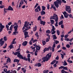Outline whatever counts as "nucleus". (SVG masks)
Here are the masks:
<instances>
[{
  "mask_svg": "<svg viewBox=\"0 0 73 73\" xmlns=\"http://www.w3.org/2000/svg\"><path fill=\"white\" fill-rule=\"evenodd\" d=\"M67 65V63L66 62V60H64V66H66Z\"/></svg>",
  "mask_w": 73,
  "mask_h": 73,
  "instance_id": "nucleus-38",
  "label": "nucleus"
},
{
  "mask_svg": "<svg viewBox=\"0 0 73 73\" xmlns=\"http://www.w3.org/2000/svg\"><path fill=\"white\" fill-rule=\"evenodd\" d=\"M46 33H48L50 34L51 33L50 31L49 30H47L46 31Z\"/></svg>",
  "mask_w": 73,
  "mask_h": 73,
  "instance_id": "nucleus-43",
  "label": "nucleus"
},
{
  "mask_svg": "<svg viewBox=\"0 0 73 73\" xmlns=\"http://www.w3.org/2000/svg\"><path fill=\"white\" fill-rule=\"evenodd\" d=\"M39 9V11H40L41 8H40V5H38L37 6V8L35 9V11L36 12H39V11L38 10Z\"/></svg>",
  "mask_w": 73,
  "mask_h": 73,
  "instance_id": "nucleus-7",
  "label": "nucleus"
},
{
  "mask_svg": "<svg viewBox=\"0 0 73 73\" xmlns=\"http://www.w3.org/2000/svg\"><path fill=\"white\" fill-rule=\"evenodd\" d=\"M73 31V28L72 29V30H71L68 32V34H70L71 33V32H72V31Z\"/></svg>",
  "mask_w": 73,
  "mask_h": 73,
  "instance_id": "nucleus-51",
  "label": "nucleus"
},
{
  "mask_svg": "<svg viewBox=\"0 0 73 73\" xmlns=\"http://www.w3.org/2000/svg\"><path fill=\"white\" fill-rule=\"evenodd\" d=\"M47 9L48 10H49V9L50 5L49 4H47Z\"/></svg>",
  "mask_w": 73,
  "mask_h": 73,
  "instance_id": "nucleus-46",
  "label": "nucleus"
},
{
  "mask_svg": "<svg viewBox=\"0 0 73 73\" xmlns=\"http://www.w3.org/2000/svg\"><path fill=\"white\" fill-rule=\"evenodd\" d=\"M33 45L34 46H35V47L36 48V50H40L41 48V47L38 46V45H36V43L33 44Z\"/></svg>",
  "mask_w": 73,
  "mask_h": 73,
  "instance_id": "nucleus-6",
  "label": "nucleus"
},
{
  "mask_svg": "<svg viewBox=\"0 0 73 73\" xmlns=\"http://www.w3.org/2000/svg\"><path fill=\"white\" fill-rule=\"evenodd\" d=\"M42 44H43V46H44V45H45L46 44V42L45 41L43 40L42 41Z\"/></svg>",
  "mask_w": 73,
  "mask_h": 73,
  "instance_id": "nucleus-42",
  "label": "nucleus"
},
{
  "mask_svg": "<svg viewBox=\"0 0 73 73\" xmlns=\"http://www.w3.org/2000/svg\"><path fill=\"white\" fill-rule=\"evenodd\" d=\"M5 28V26L2 25V24L0 23V33H1L3 30V29Z\"/></svg>",
  "mask_w": 73,
  "mask_h": 73,
  "instance_id": "nucleus-5",
  "label": "nucleus"
},
{
  "mask_svg": "<svg viewBox=\"0 0 73 73\" xmlns=\"http://www.w3.org/2000/svg\"><path fill=\"white\" fill-rule=\"evenodd\" d=\"M18 61H20V60H18L17 59H15L14 60V62H17Z\"/></svg>",
  "mask_w": 73,
  "mask_h": 73,
  "instance_id": "nucleus-30",
  "label": "nucleus"
},
{
  "mask_svg": "<svg viewBox=\"0 0 73 73\" xmlns=\"http://www.w3.org/2000/svg\"><path fill=\"white\" fill-rule=\"evenodd\" d=\"M25 35H28V32L27 31H26L25 32Z\"/></svg>",
  "mask_w": 73,
  "mask_h": 73,
  "instance_id": "nucleus-47",
  "label": "nucleus"
},
{
  "mask_svg": "<svg viewBox=\"0 0 73 73\" xmlns=\"http://www.w3.org/2000/svg\"><path fill=\"white\" fill-rule=\"evenodd\" d=\"M55 18H56L55 19V21L56 22H58V19L57 15H55Z\"/></svg>",
  "mask_w": 73,
  "mask_h": 73,
  "instance_id": "nucleus-19",
  "label": "nucleus"
},
{
  "mask_svg": "<svg viewBox=\"0 0 73 73\" xmlns=\"http://www.w3.org/2000/svg\"><path fill=\"white\" fill-rule=\"evenodd\" d=\"M8 9L9 11H13V9L12 7L11 6H9L8 7Z\"/></svg>",
  "mask_w": 73,
  "mask_h": 73,
  "instance_id": "nucleus-18",
  "label": "nucleus"
},
{
  "mask_svg": "<svg viewBox=\"0 0 73 73\" xmlns=\"http://www.w3.org/2000/svg\"><path fill=\"white\" fill-rule=\"evenodd\" d=\"M29 26H27V27H26L27 29H25V30H24L23 31V32L25 33V31H27L29 29H31V27L30 26H29Z\"/></svg>",
  "mask_w": 73,
  "mask_h": 73,
  "instance_id": "nucleus-14",
  "label": "nucleus"
},
{
  "mask_svg": "<svg viewBox=\"0 0 73 73\" xmlns=\"http://www.w3.org/2000/svg\"><path fill=\"white\" fill-rule=\"evenodd\" d=\"M61 0H56V1L54 2V3L55 5V6L57 8H58L59 7V4H60V5L61 4Z\"/></svg>",
  "mask_w": 73,
  "mask_h": 73,
  "instance_id": "nucleus-2",
  "label": "nucleus"
},
{
  "mask_svg": "<svg viewBox=\"0 0 73 73\" xmlns=\"http://www.w3.org/2000/svg\"><path fill=\"white\" fill-rule=\"evenodd\" d=\"M68 12V13H71V9L70 10H68V11H66Z\"/></svg>",
  "mask_w": 73,
  "mask_h": 73,
  "instance_id": "nucleus-50",
  "label": "nucleus"
},
{
  "mask_svg": "<svg viewBox=\"0 0 73 73\" xmlns=\"http://www.w3.org/2000/svg\"><path fill=\"white\" fill-rule=\"evenodd\" d=\"M40 24L41 25H44L46 23V22L43 21H42L40 22Z\"/></svg>",
  "mask_w": 73,
  "mask_h": 73,
  "instance_id": "nucleus-24",
  "label": "nucleus"
},
{
  "mask_svg": "<svg viewBox=\"0 0 73 73\" xmlns=\"http://www.w3.org/2000/svg\"><path fill=\"white\" fill-rule=\"evenodd\" d=\"M63 15H64V16L65 18H68V17L66 15H67V13L66 11H64L63 13Z\"/></svg>",
  "mask_w": 73,
  "mask_h": 73,
  "instance_id": "nucleus-16",
  "label": "nucleus"
},
{
  "mask_svg": "<svg viewBox=\"0 0 73 73\" xmlns=\"http://www.w3.org/2000/svg\"><path fill=\"white\" fill-rule=\"evenodd\" d=\"M7 46V44L6 43H5V44L4 45V47H3V48L4 49H5L6 48V47Z\"/></svg>",
  "mask_w": 73,
  "mask_h": 73,
  "instance_id": "nucleus-53",
  "label": "nucleus"
},
{
  "mask_svg": "<svg viewBox=\"0 0 73 73\" xmlns=\"http://www.w3.org/2000/svg\"><path fill=\"white\" fill-rule=\"evenodd\" d=\"M33 43H34V42H37L38 41V40H33Z\"/></svg>",
  "mask_w": 73,
  "mask_h": 73,
  "instance_id": "nucleus-59",
  "label": "nucleus"
},
{
  "mask_svg": "<svg viewBox=\"0 0 73 73\" xmlns=\"http://www.w3.org/2000/svg\"><path fill=\"white\" fill-rule=\"evenodd\" d=\"M61 73H65L66 72L65 71V70H61Z\"/></svg>",
  "mask_w": 73,
  "mask_h": 73,
  "instance_id": "nucleus-49",
  "label": "nucleus"
},
{
  "mask_svg": "<svg viewBox=\"0 0 73 73\" xmlns=\"http://www.w3.org/2000/svg\"><path fill=\"white\" fill-rule=\"evenodd\" d=\"M3 39L5 41H7V37L6 36H5L4 37Z\"/></svg>",
  "mask_w": 73,
  "mask_h": 73,
  "instance_id": "nucleus-56",
  "label": "nucleus"
},
{
  "mask_svg": "<svg viewBox=\"0 0 73 73\" xmlns=\"http://www.w3.org/2000/svg\"><path fill=\"white\" fill-rule=\"evenodd\" d=\"M37 50H38L36 49V51L35 52V53H34V54H35V56L37 55V53L38 52V51Z\"/></svg>",
  "mask_w": 73,
  "mask_h": 73,
  "instance_id": "nucleus-33",
  "label": "nucleus"
},
{
  "mask_svg": "<svg viewBox=\"0 0 73 73\" xmlns=\"http://www.w3.org/2000/svg\"><path fill=\"white\" fill-rule=\"evenodd\" d=\"M42 10L45 11L46 9V7L44 6H42Z\"/></svg>",
  "mask_w": 73,
  "mask_h": 73,
  "instance_id": "nucleus-35",
  "label": "nucleus"
},
{
  "mask_svg": "<svg viewBox=\"0 0 73 73\" xmlns=\"http://www.w3.org/2000/svg\"><path fill=\"white\" fill-rule=\"evenodd\" d=\"M41 16H39L37 18V20L38 21H39L40 19H41Z\"/></svg>",
  "mask_w": 73,
  "mask_h": 73,
  "instance_id": "nucleus-54",
  "label": "nucleus"
},
{
  "mask_svg": "<svg viewBox=\"0 0 73 73\" xmlns=\"http://www.w3.org/2000/svg\"><path fill=\"white\" fill-rule=\"evenodd\" d=\"M5 72H6V73H13L12 72H11V70H8L7 71V70L6 69H4L3 70Z\"/></svg>",
  "mask_w": 73,
  "mask_h": 73,
  "instance_id": "nucleus-12",
  "label": "nucleus"
},
{
  "mask_svg": "<svg viewBox=\"0 0 73 73\" xmlns=\"http://www.w3.org/2000/svg\"><path fill=\"white\" fill-rule=\"evenodd\" d=\"M73 40V37L72 38L70 39V38H67L66 39H64V40L65 41L66 40L67 41H69L71 42H72V41Z\"/></svg>",
  "mask_w": 73,
  "mask_h": 73,
  "instance_id": "nucleus-10",
  "label": "nucleus"
},
{
  "mask_svg": "<svg viewBox=\"0 0 73 73\" xmlns=\"http://www.w3.org/2000/svg\"><path fill=\"white\" fill-rule=\"evenodd\" d=\"M37 26H35V27H34L33 29V31H35L37 30Z\"/></svg>",
  "mask_w": 73,
  "mask_h": 73,
  "instance_id": "nucleus-44",
  "label": "nucleus"
},
{
  "mask_svg": "<svg viewBox=\"0 0 73 73\" xmlns=\"http://www.w3.org/2000/svg\"><path fill=\"white\" fill-rule=\"evenodd\" d=\"M66 47H67L68 48H69L70 47V45L69 44H66Z\"/></svg>",
  "mask_w": 73,
  "mask_h": 73,
  "instance_id": "nucleus-52",
  "label": "nucleus"
},
{
  "mask_svg": "<svg viewBox=\"0 0 73 73\" xmlns=\"http://www.w3.org/2000/svg\"><path fill=\"white\" fill-rule=\"evenodd\" d=\"M29 22L27 21H25V25H24V26L23 27L22 30L23 31L25 29V27L27 28V27H29Z\"/></svg>",
  "mask_w": 73,
  "mask_h": 73,
  "instance_id": "nucleus-3",
  "label": "nucleus"
},
{
  "mask_svg": "<svg viewBox=\"0 0 73 73\" xmlns=\"http://www.w3.org/2000/svg\"><path fill=\"white\" fill-rule=\"evenodd\" d=\"M3 38H2L0 40V46H3L4 44V41H3Z\"/></svg>",
  "mask_w": 73,
  "mask_h": 73,
  "instance_id": "nucleus-9",
  "label": "nucleus"
},
{
  "mask_svg": "<svg viewBox=\"0 0 73 73\" xmlns=\"http://www.w3.org/2000/svg\"><path fill=\"white\" fill-rule=\"evenodd\" d=\"M15 40H16V38H14V39H13V42L11 43V44H16V42H15Z\"/></svg>",
  "mask_w": 73,
  "mask_h": 73,
  "instance_id": "nucleus-31",
  "label": "nucleus"
},
{
  "mask_svg": "<svg viewBox=\"0 0 73 73\" xmlns=\"http://www.w3.org/2000/svg\"><path fill=\"white\" fill-rule=\"evenodd\" d=\"M9 47L10 48V49H11L12 48H14L13 46V44H11L9 46Z\"/></svg>",
  "mask_w": 73,
  "mask_h": 73,
  "instance_id": "nucleus-27",
  "label": "nucleus"
},
{
  "mask_svg": "<svg viewBox=\"0 0 73 73\" xmlns=\"http://www.w3.org/2000/svg\"><path fill=\"white\" fill-rule=\"evenodd\" d=\"M24 3V1L23 0H21V2L19 3V8L21 6V5Z\"/></svg>",
  "mask_w": 73,
  "mask_h": 73,
  "instance_id": "nucleus-13",
  "label": "nucleus"
},
{
  "mask_svg": "<svg viewBox=\"0 0 73 73\" xmlns=\"http://www.w3.org/2000/svg\"><path fill=\"white\" fill-rule=\"evenodd\" d=\"M62 2H63L64 3H66V1L65 0H62Z\"/></svg>",
  "mask_w": 73,
  "mask_h": 73,
  "instance_id": "nucleus-61",
  "label": "nucleus"
},
{
  "mask_svg": "<svg viewBox=\"0 0 73 73\" xmlns=\"http://www.w3.org/2000/svg\"><path fill=\"white\" fill-rule=\"evenodd\" d=\"M18 25H17L16 26H15L14 27V29H15V31H16L17 30L18 28Z\"/></svg>",
  "mask_w": 73,
  "mask_h": 73,
  "instance_id": "nucleus-22",
  "label": "nucleus"
},
{
  "mask_svg": "<svg viewBox=\"0 0 73 73\" xmlns=\"http://www.w3.org/2000/svg\"><path fill=\"white\" fill-rule=\"evenodd\" d=\"M55 26L56 27H58V22H56V23L55 24Z\"/></svg>",
  "mask_w": 73,
  "mask_h": 73,
  "instance_id": "nucleus-48",
  "label": "nucleus"
},
{
  "mask_svg": "<svg viewBox=\"0 0 73 73\" xmlns=\"http://www.w3.org/2000/svg\"><path fill=\"white\" fill-rule=\"evenodd\" d=\"M35 66H38V67L41 66V64L40 63H36L35 64Z\"/></svg>",
  "mask_w": 73,
  "mask_h": 73,
  "instance_id": "nucleus-17",
  "label": "nucleus"
},
{
  "mask_svg": "<svg viewBox=\"0 0 73 73\" xmlns=\"http://www.w3.org/2000/svg\"><path fill=\"white\" fill-rule=\"evenodd\" d=\"M17 30L16 31L15 30V32H13V34H14V35H17L16 33L18 34V32H17Z\"/></svg>",
  "mask_w": 73,
  "mask_h": 73,
  "instance_id": "nucleus-29",
  "label": "nucleus"
},
{
  "mask_svg": "<svg viewBox=\"0 0 73 73\" xmlns=\"http://www.w3.org/2000/svg\"><path fill=\"white\" fill-rule=\"evenodd\" d=\"M72 14H70V15H69V17L70 18H73V17H72Z\"/></svg>",
  "mask_w": 73,
  "mask_h": 73,
  "instance_id": "nucleus-57",
  "label": "nucleus"
},
{
  "mask_svg": "<svg viewBox=\"0 0 73 73\" xmlns=\"http://www.w3.org/2000/svg\"><path fill=\"white\" fill-rule=\"evenodd\" d=\"M63 70H68V68L66 67H65V66H63Z\"/></svg>",
  "mask_w": 73,
  "mask_h": 73,
  "instance_id": "nucleus-36",
  "label": "nucleus"
},
{
  "mask_svg": "<svg viewBox=\"0 0 73 73\" xmlns=\"http://www.w3.org/2000/svg\"><path fill=\"white\" fill-rule=\"evenodd\" d=\"M20 51H19L14 52V51L13 52L12 54H14V55L17 56L20 59H21L22 60H24L26 61L28 60L29 62H30L31 59L30 57H31V54H27V58H26L25 57H23L20 52Z\"/></svg>",
  "mask_w": 73,
  "mask_h": 73,
  "instance_id": "nucleus-1",
  "label": "nucleus"
},
{
  "mask_svg": "<svg viewBox=\"0 0 73 73\" xmlns=\"http://www.w3.org/2000/svg\"><path fill=\"white\" fill-rule=\"evenodd\" d=\"M10 29H9V31H13V25H11L10 27H9Z\"/></svg>",
  "mask_w": 73,
  "mask_h": 73,
  "instance_id": "nucleus-26",
  "label": "nucleus"
},
{
  "mask_svg": "<svg viewBox=\"0 0 73 73\" xmlns=\"http://www.w3.org/2000/svg\"><path fill=\"white\" fill-rule=\"evenodd\" d=\"M52 48H51V46H50L49 47H48V48H44V50H43V51L44 52H45L46 51H49V49H50V50H52Z\"/></svg>",
  "mask_w": 73,
  "mask_h": 73,
  "instance_id": "nucleus-4",
  "label": "nucleus"
},
{
  "mask_svg": "<svg viewBox=\"0 0 73 73\" xmlns=\"http://www.w3.org/2000/svg\"><path fill=\"white\" fill-rule=\"evenodd\" d=\"M52 8H53L54 10L55 11H56V9L55 6H54V5H51V7L50 8V9H51Z\"/></svg>",
  "mask_w": 73,
  "mask_h": 73,
  "instance_id": "nucleus-15",
  "label": "nucleus"
},
{
  "mask_svg": "<svg viewBox=\"0 0 73 73\" xmlns=\"http://www.w3.org/2000/svg\"><path fill=\"white\" fill-rule=\"evenodd\" d=\"M64 66H61L60 67H59L58 69H63V68Z\"/></svg>",
  "mask_w": 73,
  "mask_h": 73,
  "instance_id": "nucleus-62",
  "label": "nucleus"
},
{
  "mask_svg": "<svg viewBox=\"0 0 73 73\" xmlns=\"http://www.w3.org/2000/svg\"><path fill=\"white\" fill-rule=\"evenodd\" d=\"M55 30V28L54 26H52V29L51 30V32H52V31H54Z\"/></svg>",
  "mask_w": 73,
  "mask_h": 73,
  "instance_id": "nucleus-28",
  "label": "nucleus"
},
{
  "mask_svg": "<svg viewBox=\"0 0 73 73\" xmlns=\"http://www.w3.org/2000/svg\"><path fill=\"white\" fill-rule=\"evenodd\" d=\"M50 21L51 22V23L52 24H53L54 23V21L53 20H50Z\"/></svg>",
  "mask_w": 73,
  "mask_h": 73,
  "instance_id": "nucleus-41",
  "label": "nucleus"
},
{
  "mask_svg": "<svg viewBox=\"0 0 73 73\" xmlns=\"http://www.w3.org/2000/svg\"><path fill=\"white\" fill-rule=\"evenodd\" d=\"M62 49L63 50H66V47H63L62 48Z\"/></svg>",
  "mask_w": 73,
  "mask_h": 73,
  "instance_id": "nucleus-63",
  "label": "nucleus"
},
{
  "mask_svg": "<svg viewBox=\"0 0 73 73\" xmlns=\"http://www.w3.org/2000/svg\"><path fill=\"white\" fill-rule=\"evenodd\" d=\"M63 23V20H61L60 22L58 23V25H60Z\"/></svg>",
  "mask_w": 73,
  "mask_h": 73,
  "instance_id": "nucleus-34",
  "label": "nucleus"
},
{
  "mask_svg": "<svg viewBox=\"0 0 73 73\" xmlns=\"http://www.w3.org/2000/svg\"><path fill=\"white\" fill-rule=\"evenodd\" d=\"M27 43H28L27 42V41H25V42H23V43H22V45L23 46H25L27 45Z\"/></svg>",
  "mask_w": 73,
  "mask_h": 73,
  "instance_id": "nucleus-20",
  "label": "nucleus"
},
{
  "mask_svg": "<svg viewBox=\"0 0 73 73\" xmlns=\"http://www.w3.org/2000/svg\"><path fill=\"white\" fill-rule=\"evenodd\" d=\"M51 54L52 53L50 52L47 54L46 55V56L47 57V60H49L50 59L49 58L51 56Z\"/></svg>",
  "mask_w": 73,
  "mask_h": 73,
  "instance_id": "nucleus-8",
  "label": "nucleus"
},
{
  "mask_svg": "<svg viewBox=\"0 0 73 73\" xmlns=\"http://www.w3.org/2000/svg\"><path fill=\"white\" fill-rule=\"evenodd\" d=\"M52 36L53 37V40L56 39L57 38V37H56L55 34H54V35H53Z\"/></svg>",
  "mask_w": 73,
  "mask_h": 73,
  "instance_id": "nucleus-25",
  "label": "nucleus"
},
{
  "mask_svg": "<svg viewBox=\"0 0 73 73\" xmlns=\"http://www.w3.org/2000/svg\"><path fill=\"white\" fill-rule=\"evenodd\" d=\"M42 60H43L44 62H45V61H46V62H48V60H47V59H42Z\"/></svg>",
  "mask_w": 73,
  "mask_h": 73,
  "instance_id": "nucleus-55",
  "label": "nucleus"
},
{
  "mask_svg": "<svg viewBox=\"0 0 73 73\" xmlns=\"http://www.w3.org/2000/svg\"><path fill=\"white\" fill-rule=\"evenodd\" d=\"M35 35L36 36V37H39V35H38V33L37 32H36L35 33Z\"/></svg>",
  "mask_w": 73,
  "mask_h": 73,
  "instance_id": "nucleus-45",
  "label": "nucleus"
},
{
  "mask_svg": "<svg viewBox=\"0 0 73 73\" xmlns=\"http://www.w3.org/2000/svg\"><path fill=\"white\" fill-rule=\"evenodd\" d=\"M56 61V60H53L52 62H51V65H53L54 64Z\"/></svg>",
  "mask_w": 73,
  "mask_h": 73,
  "instance_id": "nucleus-40",
  "label": "nucleus"
},
{
  "mask_svg": "<svg viewBox=\"0 0 73 73\" xmlns=\"http://www.w3.org/2000/svg\"><path fill=\"white\" fill-rule=\"evenodd\" d=\"M6 28H7V31H9V26H8V25H6Z\"/></svg>",
  "mask_w": 73,
  "mask_h": 73,
  "instance_id": "nucleus-39",
  "label": "nucleus"
},
{
  "mask_svg": "<svg viewBox=\"0 0 73 73\" xmlns=\"http://www.w3.org/2000/svg\"><path fill=\"white\" fill-rule=\"evenodd\" d=\"M38 5L39 4L38 3H36L35 7H34V8H36Z\"/></svg>",
  "mask_w": 73,
  "mask_h": 73,
  "instance_id": "nucleus-58",
  "label": "nucleus"
},
{
  "mask_svg": "<svg viewBox=\"0 0 73 73\" xmlns=\"http://www.w3.org/2000/svg\"><path fill=\"white\" fill-rule=\"evenodd\" d=\"M56 33L59 36L60 35V32L58 30H56Z\"/></svg>",
  "mask_w": 73,
  "mask_h": 73,
  "instance_id": "nucleus-37",
  "label": "nucleus"
},
{
  "mask_svg": "<svg viewBox=\"0 0 73 73\" xmlns=\"http://www.w3.org/2000/svg\"><path fill=\"white\" fill-rule=\"evenodd\" d=\"M11 62V59L10 58H8L7 59V61H6V62L8 63L9 62Z\"/></svg>",
  "mask_w": 73,
  "mask_h": 73,
  "instance_id": "nucleus-32",
  "label": "nucleus"
},
{
  "mask_svg": "<svg viewBox=\"0 0 73 73\" xmlns=\"http://www.w3.org/2000/svg\"><path fill=\"white\" fill-rule=\"evenodd\" d=\"M65 7L66 11H68V10H70V6L66 5Z\"/></svg>",
  "mask_w": 73,
  "mask_h": 73,
  "instance_id": "nucleus-11",
  "label": "nucleus"
},
{
  "mask_svg": "<svg viewBox=\"0 0 73 73\" xmlns=\"http://www.w3.org/2000/svg\"><path fill=\"white\" fill-rule=\"evenodd\" d=\"M40 14L41 15H44L46 13L45 11H43V10H42V11L40 12Z\"/></svg>",
  "mask_w": 73,
  "mask_h": 73,
  "instance_id": "nucleus-21",
  "label": "nucleus"
},
{
  "mask_svg": "<svg viewBox=\"0 0 73 73\" xmlns=\"http://www.w3.org/2000/svg\"><path fill=\"white\" fill-rule=\"evenodd\" d=\"M53 31L52 32V33H51V34H52V35H53L54 34H55L56 33V31Z\"/></svg>",
  "mask_w": 73,
  "mask_h": 73,
  "instance_id": "nucleus-64",
  "label": "nucleus"
},
{
  "mask_svg": "<svg viewBox=\"0 0 73 73\" xmlns=\"http://www.w3.org/2000/svg\"><path fill=\"white\" fill-rule=\"evenodd\" d=\"M34 40V38H31V39L30 41V42H29V44L30 45H31L32 44V41Z\"/></svg>",
  "mask_w": 73,
  "mask_h": 73,
  "instance_id": "nucleus-23",
  "label": "nucleus"
},
{
  "mask_svg": "<svg viewBox=\"0 0 73 73\" xmlns=\"http://www.w3.org/2000/svg\"><path fill=\"white\" fill-rule=\"evenodd\" d=\"M60 54L61 55V57L62 58V59H63V58H64V55L63 54Z\"/></svg>",
  "mask_w": 73,
  "mask_h": 73,
  "instance_id": "nucleus-60",
  "label": "nucleus"
}]
</instances>
